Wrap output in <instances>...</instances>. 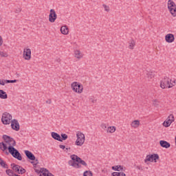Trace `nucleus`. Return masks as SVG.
I'll return each mask as SVG.
<instances>
[{"label":"nucleus","mask_w":176,"mask_h":176,"mask_svg":"<svg viewBox=\"0 0 176 176\" xmlns=\"http://www.w3.org/2000/svg\"><path fill=\"white\" fill-rule=\"evenodd\" d=\"M3 140H4L6 144L8 146V152L6 151V155H9V153L11 154V155L14 157V159H17V160H23V157H21V154H20V152L14 148L16 146V141L12 138H10V136L7 135H3Z\"/></svg>","instance_id":"obj_1"},{"label":"nucleus","mask_w":176,"mask_h":176,"mask_svg":"<svg viewBox=\"0 0 176 176\" xmlns=\"http://www.w3.org/2000/svg\"><path fill=\"white\" fill-rule=\"evenodd\" d=\"M72 160L69 161V166H72V167H74V168H80L82 166L80 164H82V166H85L87 167V163L85 162V160H82L80 157H79L76 155H71Z\"/></svg>","instance_id":"obj_2"},{"label":"nucleus","mask_w":176,"mask_h":176,"mask_svg":"<svg viewBox=\"0 0 176 176\" xmlns=\"http://www.w3.org/2000/svg\"><path fill=\"white\" fill-rule=\"evenodd\" d=\"M174 86V84L171 82V79L167 76H164V79L160 81L161 89H171Z\"/></svg>","instance_id":"obj_3"},{"label":"nucleus","mask_w":176,"mask_h":176,"mask_svg":"<svg viewBox=\"0 0 176 176\" xmlns=\"http://www.w3.org/2000/svg\"><path fill=\"white\" fill-rule=\"evenodd\" d=\"M72 89L75 93L81 94L83 93V85L80 82H74L72 83Z\"/></svg>","instance_id":"obj_4"},{"label":"nucleus","mask_w":176,"mask_h":176,"mask_svg":"<svg viewBox=\"0 0 176 176\" xmlns=\"http://www.w3.org/2000/svg\"><path fill=\"white\" fill-rule=\"evenodd\" d=\"M168 9L173 17L176 16V5L173 0L168 1Z\"/></svg>","instance_id":"obj_5"},{"label":"nucleus","mask_w":176,"mask_h":176,"mask_svg":"<svg viewBox=\"0 0 176 176\" xmlns=\"http://www.w3.org/2000/svg\"><path fill=\"white\" fill-rule=\"evenodd\" d=\"M77 140L76 141V145L77 146H82L83 144H85V134H83L82 132H78L76 133Z\"/></svg>","instance_id":"obj_6"},{"label":"nucleus","mask_w":176,"mask_h":176,"mask_svg":"<svg viewBox=\"0 0 176 176\" xmlns=\"http://www.w3.org/2000/svg\"><path fill=\"white\" fill-rule=\"evenodd\" d=\"M12 115L8 112H6L2 115L1 122L3 124H10V123H12Z\"/></svg>","instance_id":"obj_7"},{"label":"nucleus","mask_w":176,"mask_h":176,"mask_svg":"<svg viewBox=\"0 0 176 176\" xmlns=\"http://www.w3.org/2000/svg\"><path fill=\"white\" fill-rule=\"evenodd\" d=\"M160 157L158 154H151V155H147L145 160L144 163H146L147 162H154V163H157V160H159Z\"/></svg>","instance_id":"obj_8"},{"label":"nucleus","mask_w":176,"mask_h":176,"mask_svg":"<svg viewBox=\"0 0 176 176\" xmlns=\"http://www.w3.org/2000/svg\"><path fill=\"white\" fill-rule=\"evenodd\" d=\"M56 20H57V14H56V11L54 9H51L49 14V22L54 23Z\"/></svg>","instance_id":"obj_9"},{"label":"nucleus","mask_w":176,"mask_h":176,"mask_svg":"<svg viewBox=\"0 0 176 176\" xmlns=\"http://www.w3.org/2000/svg\"><path fill=\"white\" fill-rule=\"evenodd\" d=\"M11 127L12 130H15V131H19L20 130V124H19V121L16 119H14L11 121Z\"/></svg>","instance_id":"obj_10"},{"label":"nucleus","mask_w":176,"mask_h":176,"mask_svg":"<svg viewBox=\"0 0 176 176\" xmlns=\"http://www.w3.org/2000/svg\"><path fill=\"white\" fill-rule=\"evenodd\" d=\"M23 56L25 60H31V49H24Z\"/></svg>","instance_id":"obj_11"},{"label":"nucleus","mask_w":176,"mask_h":176,"mask_svg":"<svg viewBox=\"0 0 176 176\" xmlns=\"http://www.w3.org/2000/svg\"><path fill=\"white\" fill-rule=\"evenodd\" d=\"M25 155L29 159V160H32L34 162V160H36V163L38 164V160H36L35 155L32 154V153L28 150L25 151Z\"/></svg>","instance_id":"obj_12"},{"label":"nucleus","mask_w":176,"mask_h":176,"mask_svg":"<svg viewBox=\"0 0 176 176\" xmlns=\"http://www.w3.org/2000/svg\"><path fill=\"white\" fill-rule=\"evenodd\" d=\"M165 40L168 43H173V42H174L175 40V38L174 37V34H168L165 36Z\"/></svg>","instance_id":"obj_13"},{"label":"nucleus","mask_w":176,"mask_h":176,"mask_svg":"<svg viewBox=\"0 0 176 176\" xmlns=\"http://www.w3.org/2000/svg\"><path fill=\"white\" fill-rule=\"evenodd\" d=\"M160 145L162 146V148H165V149H168L170 146H171V144L165 140H160Z\"/></svg>","instance_id":"obj_14"},{"label":"nucleus","mask_w":176,"mask_h":176,"mask_svg":"<svg viewBox=\"0 0 176 176\" xmlns=\"http://www.w3.org/2000/svg\"><path fill=\"white\" fill-rule=\"evenodd\" d=\"M41 172L43 173V175L44 176H54L49 171V170L45 168H41Z\"/></svg>","instance_id":"obj_15"},{"label":"nucleus","mask_w":176,"mask_h":176,"mask_svg":"<svg viewBox=\"0 0 176 176\" xmlns=\"http://www.w3.org/2000/svg\"><path fill=\"white\" fill-rule=\"evenodd\" d=\"M51 135L54 140H56V141H61V136L60 134L56 133V132H52L51 133Z\"/></svg>","instance_id":"obj_16"},{"label":"nucleus","mask_w":176,"mask_h":176,"mask_svg":"<svg viewBox=\"0 0 176 176\" xmlns=\"http://www.w3.org/2000/svg\"><path fill=\"white\" fill-rule=\"evenodd\" d=\"M11 167H12V170L14 171H15V173H17L19 174V173L20 171V166L19 165L12 164Z\"/></svg>","instance_id":"obj_17"},{"label":"nucleus","mask_w":176,"mask_h":176,"mask_svg":"<svg viewBox=\"0 0 176 176\" xmlns=\"http://www.w3.org/2000/svg\"><path fill=\"white\" fill-rule=\"evenodd\" d=\"M60 32L63 35H67V34H68V27H67V25L62 26L60 28Z\"/></svg>","instance_id":"obj_18"},{"label":"nucleus","mask_w":176,"mask_h":176,"mask_svg":"<svg viewBox=\"0 0 176 176\" xmlns=\"http://www.w3.org/2000/svg\"><path fill=\"white\" fill-rule=\"evenodd\" d=\"M0 98L2 100H6L8 98V94L5 92V91L0 89Z\"/></svg>","instance_id":"obj_19"},{"label":"nucleus","mask_w":176,"mask_h":176,"mask_svg":"<svg viewBox=\"0 0 176 176\" xmlns=\"http://www.w3.org/2000/svg\"><path fill=\"white\" fill-rule=\"evenodd\" d=\"M131 127H133L134 129H137L140 126V120H135L133 121L131 124Z\"/></svg>","instance_id":"obj_20"},{"label":"nucleus","mask_w":176,"mask_h":176,"mask_svg":"<svg viewBox=\"0 0 176 176\" xmlns=\"http://www.w3.org/2000/svg\"><path fill=\"white\" fill-rule=\"evenodd\" d=\"M8 146L7 144H5L3 142L0 143V149L1 151H3V152H5L6 149H8Z\"/></svg>","instance_id":"obj_21"},{"label":"nucleus","mask_w":176,"mask_h":176,"mask_svg":"<svg viewBox=\"0 0 176 176\" xmlns=\"http://www.w3.org/2000/svg\"><path fill=\"white\" fill-rule=\"evenodd\" d=\"M74 54H75L76 58L80 59L83 57V54L82 53H80V51H79V50L75 51Z\"/></svg>","instance_id":"obj_22"},{"label":"nucleus","mask_w":176,"mask_h":176,"mask_svg":"<svg viewBox=\"0 0 176 176\" xmlns=\"http://www.w3.org/2000/svg\"><path fill=\"white\" fill-rule=\"evenodd\" d=\"M0 165L1 166V167H3V168H8V166L6 162H5V161H3V160H2V158L1 157H0Z\"/></svg>","instance_id":"obj_23"},{"label":"nucleus","mask_w":176,"mask_h":176,"mask_svg":"<svg viewBox=\"0 0 176 176\" xmlns=\"http://www.w3.org/2000/svg\"><path fill=\"white\" fill-rule=\"evenodd\" d=\"M129 49H134V46H135V41L134 40H131L129 42Z\"/></svg>","instance_id":"obj_24"},{"label":"nucleus","mask_w":176,"mask_h":176,"mask_svg":"<svg viewBox=\"0 0 176 176\" xmlns=\"http://www.w3.org/2000/svg\"><path fill=\"white\" fill-rule=\"evenodd\" d=\"M112 176H126V174L123 172H113Z\"/></svg>","instance_id":"obj_25"},{"label":"nucleus","mask_w":176,"mask_h":176,"mask_svg":"<svg viewBox=\"0 0 176 176\" xmlns=\"http://www.w3.org/2000/svg\"><path fill=\"white\" fill-rule=\"evenodd\" d=\"M116 131V128L115 126H109L107 128V133H115Z\"/></svg>","instance_id":"obj_26"},{"label":"nucleus","mask_w":176,"mask_h":176,"mask_svg":"<svg viewBox=\"0 0 176 176\" xmlns=\"http://www.w3.org/2000/svg\"><path fill=\"white\" fill-rule=\"evenodd\" d=\"M60 136H61L60 138L61 141H59L60 142H63V141H65V140L68 138V135L65 133L60 134Z\"/></svg>","instance_id":"obj_27"},{"label":"nucleus","mask_w":176,"mask_h":176,"mask_svg":"<svg viewBox=\"0 0 176 176\" xmlns=\"http://www.w3.org/2000/svg\"><path fill=\"white\" fill-rule=\"evenodd\" d=\"M6 173L7 175L14 176V172H13V170H12V169H7L6 170Z\"/></svg>","instance_id":"obj_28"},{"label":"nucleus","mask_w":176,"mask_h":176,"mask_svg":"<svg viewBox=\"0 0 176 176\" xmlns=\"http://www.w3.org/2000/svg\"><path fill=\"white\" fill-rule=\"evenodd\" d=\"M171 123L169 120H166V121H164L163 123V126L164 127H170L171 126Z\"/></svg>","instance_id":"obj_29"},{"label":"nucleus","mask_w":176,"mask_h":176,"mask_svg":"<svg viewBox=\"0 0 176 176\" xmlns=\"http://www.w3.org/2000/svg\"><path fill=\"white\" fill-rule=\"evenodd\" d=\"M170 123H173V122H174L175 119H174V115L170 114L169 115V116L167 118V119Z\"/></svg>","instance_id":"obj_30"},{"label":"nucleus","mask_w":176,"mask_h":176,"mask_svg":"<svg viewBox=\"0 0 176 176\" xmlns=\"http://www.w3.org/2000/svg\"><path fill=\"white\" fill-rule=\"evenodd\" d=\"M83 176H93V173L90 170H87L84 173Z\"/></svg>","instance_id":"obj_31"},{"label":"nucleus","mask_w":176,"mask_h":176,"mask_svg":"<svg viewBox=\"0 0 176 176\" xmlns=\"http://www.w3.org/2000/svg\"><path fill=\"white\" fill-rule=\"evenodd\" d=\"M6 83H16L17 82V80H6Z\"/></svg>","instance_id":"obj_32"},{"label":"nucleus","mask_w":176,"mask_h":176,"mask_svg":"<svg viewBox=\"0 0 176 176\" xmlns=\"http://www.w3.org/2000/svg\"><path fill=\"white\" fill-rule=\"evenodd\" d=\"M111 168L114 171H120V170L119 169V165L113 166L111 167Z\"/></svg>","instance_id":"obj_33"},{"label":"nucleus","mask_w":176,"mask_h":176,"mask_svg":"<svg viewBox=\"0 0 176 176\" xmlns=\"http://www.w3.org/2000/svg\"><path fill=\"white\" fill-rule=\"evenodd\" d=\"M19 174H25V170L20 166Z\"/></svg>","instance_id":"obj_34"},{"label":"nucleus","mask_w":176,"mask_h":176,"mask_svg":"<svg viewBox=\"0 0 176 176\" xmlns=\"http://www.w3.org/2000/svg\"><path fill=\"white\" fill-rule=\"evenodd\" d=\"M103 8H104L105 12H109V6H108L105 4H103Z\"/></svg>","instance_id":"obj_35"},{"label":"nucleus","mask_w":176,"mask_h":176,"mask_svg":"<svg viewBox=\"0 0 176 176\" xmlns=\"http://www.w3.org/2000/svg\"><path fill=\"white\" fill-rule=\"evenodd\" d=\"M0 56L1 57H8V54H6L3 52H0Z\"/></svg>","instance_id":"obj_36"},{"label":"nucleus","mask_w":176,"mask_h":176,"mask_svg":"<svg viewBox=\"0 0 176 176\" xmlns=\"http://www.w3.org/2000/svg\"><path fill=\"white\" fill-rule=\"evenodd\" d=\"M146 75L147 76H148V78H150V79H152V78H153V74H152V72H148Z\"/></svg>","instance_id":"obj_37"},{"label":"nucleus","mask_w":176,"mask_h":176,"mask_svg":"<svg viewBox=\"0 0 176 176\" xmlns=\"http://www.w3.org/2000/svg\"><path fill=\"white\" fill-rule=\"evenodd\" d=\"M21 12V8H18L15 10V13H20Z\"/></svg>","instance_id":"obj_38"},{"label":"nucleus","mask_w":176,"mask_h":176,"mask_svg":"<svg viewBox=\"0 0 176 176\" xmlns=\"http://www.w3.org/2000/svg\"><path fill=\"white\" fill-rule=\"evenodd\" d=\"M158 102H159L158 100H153V105H159Z\"/></svg>","instance_id":"obj_39"},{"label":"nucleus","mask_w":176,"mask_h":176,"mask_svg":"<svg viewBox=\"0 0 176 176\" xmlns=\"http://www.w3.org/2000/svg\"><path fill=\"white\" fill-rule=\"evenodd\" d=\"M0 85L1 86H5V81H3V80H0Z\"/></svg>","instance_id":"obj_40"},{"label":"nucleus","mask_w":176,"mask_h":176,"mask_svg":"<svg viewBox=\"0 0 176 176\" xmlns=\"http://www.w3.org/2000/svg\"><path fill=\"white\" fill-rule=\"evenodd\" d=\"M118 170H120V171H123V166L118 165Z\"/></svg>","instance_id":"obj_41"},{"label":"nucleus","mask_w":176,"mask_h":176,"mask_svg":"<svg viewBox=\"0 0 176 176\" xmlns=\"http://www.w3.org/2000/svg\"><path fill=\"white\" fill-rule=\"evenodd\" d=\"M101 127H102V129H107V124H101Z\"/></svg>","instance_id":"obj_42"},{"label":"nucleus","mask_w":176,"mask_h":176,"mask_svg":"<svg viewBox=\"0 0 176 176\" xmlns=\"http://www.w3.org/2000/svg\"><path fill=\"white\" fill-rule=\"evenodd\" d=\"M59 148H60V149H65V146L63 144H60Z\"/></svg>","instance_id":"obj_43"},{"label":"nucleus","mask_w":176,"mask_h":176,"mask_svg":"<svg viewBox=\"0 0 176 176\" xmlns=\"http://www.w3.org/2000/svg\"><path fill=\"white\" fill-rule=\"evenodd\" d=\"M2 43H3L2 37L0 36V46H2Z\"/></svg>","instance_id":"obj_44"},{"label":"nucleus","mask_w":176,"mask_h":176,"mask_svg":"<svg viewBox=\"0 0 176 176\" xmlns=\"http://www.w3.org/2000/svg\"><path fill=\"white\" fill-rule=\"evenodd\" d=\"M46 104H52V100H47Z\"/></svg>","instance_id":"obj_45"},{"label":"nucleus","mask_w":176,"mask_h":176,"mask_svg":"<svg viewBox=\"0 0 176 176\" xmlns=\"http://www.w3.org/2000/svg\"><path fill=\"white\" fill-rule=\"evenodd\" d=\"M171 83H173V85H176V80H171Z\"/></svg>","instance_id":"obj_46"},{"label":"nucleus","mask_w":176,"mask_h":176,"mask_svg":"<svg viewBox=\"0 0 176 176\" xmlns=\"http://www.w3.org/2000/svg\"><path fill=\"white\" fill-rule=\"evenodd\" d=\"M69 149H71L70 147H69V148H65V152H67V151H69Z\"/></svg>","instance_id":"obj_47"},{"label":"nucleus","mask_w":176,"mask_h":176,"mask_svg":"<svg viewBox=\"0 0 176 176\" xmlns=\"http://www.w3.org/2000/svg\"><path fill=\"white\" fill-rule=\"evenodd\" d=\"M97 102V100H92V102Z\"/></svg>","instance_id":"obj_48"},{"label":"nucleus","mask_w":176,"mask_h":176,"mask_svg":"<svg viewBox=\"0 0 176 176\" xmlns=\"http://www.w3.org/2000/svg\"><path fill=\"white\" fill-rule=\"evenodd\" d=\"M2 20V18L0 16V21Z\"/></svg>","instance_id":"obj_49"},{"label":"nucleus","mask_w":176,"mask_h":176,"mask_svg":"<svg viewBox=\"0 0 176 176\" xmlns=\"http://www.w3.org/2000/svg\"><path fill=\"white\" fill-rule=\"evenodd\" d=\"M60 61V60H58V62H59Z\"/></svg>","instance_id":"obj_50"}]
</instances>
